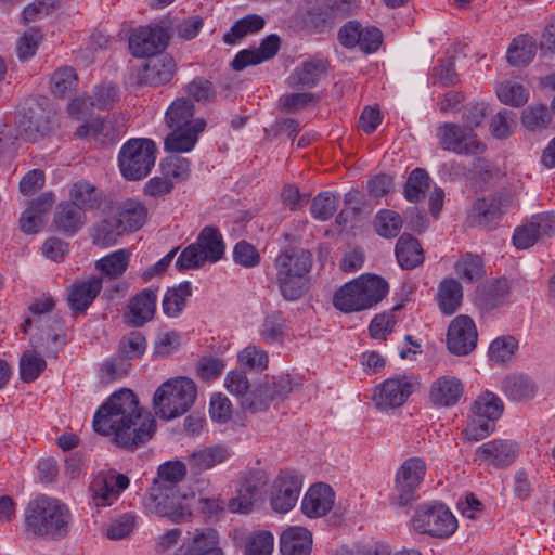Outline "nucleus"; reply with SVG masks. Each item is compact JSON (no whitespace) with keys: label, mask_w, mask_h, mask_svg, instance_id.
Returning a JSON list of instances; mask_svg holds the SVG:
<instances>
[{"label":"nucleus","mask_w":555,"mask_h":555,"mask_svg":"<svg viewBox=\"0 0 555 555\" xmlns=\"http://www.w3.org/2000/svg\"><path fill=\"white\" fill-rule=\"evenodd\" d=\"M437 304L440 311L446 315L455 313L461 307L463 299V287L455 279H444L438 287Z\"/></svg>","instance_id":"nucleus-35"},{"label":"nucleus","mask_w":555,"mask_h":555,"mask_svg":"<svg viewBox=\"0 0 555 555\" xmlns=\"http://www.w3.org/2000/svg\"><path fill=\"white\" fill-rule=\"evenodd\" d=\"M464 393V385L455 376L444 375L430 385L429 401L436 408H451L459 403Z\"/></svg>","instance_id":"nucleus-21"},{"label":"nucleus","mask_w":555,"mask_h":555,"mask_svg":"<svg viewBox=\"0 0 555 555\" xmlns=\"http://www.w3.org/2000/svg\"><path fill=\"white\" fill-rule=\"evenodd\" d=\"M191 295L192 287L190 282H183L176 287L169 288L162 301L163 312L169 318H177L184 309L186 299Z\"/></svg>","instance_id":"nucleus-41"},{"label":"nucleus","mask_w":555,"mask_h":555,"mask_svg":"<svg viewBox=\"0 0 555 555\" xmlns=\"http://www.w3.org/2000/svg\"><path fill=\"white\" fill-rule=\"evenodd\" d=\"M478 333L473 319L466 314L454 318L447 333V348L456 356H466L477 346Z\"/></svg>","instance_id":"nucleus-16"},{"label":"nucleus","mask_w":555,"mask_h":555,"mask_svg":"<svg viewBox=\"0 0 555 555\" xmlns=\"http://www.w3.org/2000/svg\"><path fill=\"white\" fill-rule=\"evenodd\" d=\"M185 555H224L214 528L196 529L184 544Z\"/></svg>","instance_id":"nucleus-29"},{"label":"nucleus","mask_w":555,"mask_h":555,"mask_svg":"<svg viewBox=\"0 0 555 555\" xmlns=\"http://www.w3.org/2000/svg\"><path fill=\"white\" fill-rule=\"evenodd\" d=\"M508 293V281L505 278L494 279L478 288L476 302L480 309L489 311L503 305Z\"/></svg>","instance_id":"nucleus-30"},{"label":"nucleus","mask_w":555,"mask_h":555,"mask_svg":"<svg viewBox=\"0 0 555 555\" xmlns=\"http://www.w3.org/2000/svg\"><path fill=\"white\" fill-rule=\"evenodd\" d=\"M185 92L197 102L211 101L216 95L212 83L203 77H196L189 82L185 86Z\"/></svg>","instance_id":"nucleus-64"},{"label":"nucleus","mask_w":555,"mask_h":555,"mask_svg":"<svg viewBox=\"0 0 555 555\" xmlns=\"http://www.w3.org/2000/svg\"><path fill=\"white\" fill-rule=\"evenodd\" d=\"M46 360L36 350H26L20 359V376L24 383L36 380L46 370Z\"/></svg>","instance_id":"nucleus-50"},{"label":"nucleus","mask_w":555,"mask_h":555,"mask_svg":"<svg viewBox=\"0 0 555 555\" xmlns=\"http://www.w3.org/2000/svg\"><path fill=\"white\" fill-rule=\"evenodd\" d=\"M311 545L312 534L304 527H289L281 534L280 550L283 555H309Z\"/></svg>","instance_id":"nucleus-31"},{"label":"nucleus","mask_w":555,"mask_h":555,"mask_svg":"<svg viewBox=\"0 0 555 555\" xmlns=\"http://www.w3.org/2000/svg\"><path fill=\"white\" fill-rule=\"evenodd\" d=\"M232 256L236 264L246 269L255 268L261 261V256L257 248L245 240L235 244Z\"/></svg>","instance_id":"nucleus-59"},{"label":"nucleus","mask_w":555,"mask_h":555,"mask_svg":"<svg viewBox=\"0 0 555 555\" xmlns=\"http://www.w3.org/2000/svg\"><path fill=\"white\" fill-rule=\"evenodd\" d=\"M124 230L116 217L107 218L99 222L92 232L93 243L102 247H108L117 243Z\"/></svg>","instance_id":"nucleus-49"},{"label":"nucleus","mask_w":555,"mask_h":555,"mask_svg":"<svg viewBox=\"0 0 555 555\" xmlns=\"http://www.w3.org/2000/svg\"><path fill=\"white\" fill-rule=\"evenodd\" d=\"M197 395L194 382L188 377L170 378L155 391L153 404L156 415L172 420L186 413Z\"/></svg>","instance_id":"nucleus-4"},{"label":"nucleus","mask_w":555,"mask_h":555,"mask_svg":"<svg viewBox=\"0 0 555 555\" xmlns=\"http://www.w3.org/2000/svg\"><path fill=\"white\" fill-rule=\"evenodd\" d=\"M439 145L456 154L480 155L486 145L477 138L474 131L452 122H443L437 129Z\"/></svg>","instance_id":"nucleus-11"},{"label":"nucleus","mask_w":555,"mask_h":555,"mask_svg":"<svg viewBox=\"0 0 555 555\" xmlns=\"http://www.w3.org/2000/svg\"><path fill=\"white\" fill-rule=\"evenodd\" d=\"M232 450L225 444H215L195 450L188 456V464L194 474H201L227 462Z\"/></svg>","instance_id":"nucleus-26"},{"label":"nucleus","mask_w":555,"mask_h":555,"mask_svg":"<svg viewBox=\"0 0 555 555\" xmlns=\"http://www.w3.org/2000/svg\"><path fill=\"white\" fill-rule=\"evenodd\" d=\"M427 466L422 457L405 460L396 474V483L391 502L398 506H406L418 499L417 489L424 480Z\"/></svg>","instance_id":"nucleus-8"},{"label":"nucleus","mask_w":555,"mask_h":555,"mask_svg":"<svg viewBox=\"0 0 555 555\" xmlns=\"http://www.w3.org/2000/svg\"><path fill=\"white\" fill-rule=\"evenodd\" d=\"M176 73L175 60L168 54L150 59L138 74L140 83L160 86L169 82Z\"/></svg>","instance_id":"nucleus-22"},{"label":"nucleus","mask_w":555,"mask_h":555,"mask_svg":"<svg viewBox=\"0 0 555 555\" xmlns=\"http://www.w3.org/2000/svg\"><path fill=\"white\" fill-rule=\"evenodd\" d=\"M356 280L366 309L378 304L388 294V283L378 275L362 274Z\"/></svg>","instance_id":"nucleus-36"},{"label":"nucleus","mask_w":555,"mask_h":555,"mask_svg":"<svg viewBox=\"0 0 555 555\" xmlns=\"http://www.w3.org/2000/svg\"><path fill=\"white\" fill-rule=\"evenodd\" d=\"M430 186V178L425 169L415 168L411 171L404 184L403 195L411 203L420 202L425 197Z\"/></svg>","instance_id":"nucleus-47"},{"label":"nucleus","mask_w":555,"mask_h":555,"mask_svg":"<svg viewBox=\"0 0 555 555\" xmlns=\"http://www.w3.org/2000/svg\"><path fill=\"white\" fill-rule=\"evenodd\" d=\"M77 80L78 77L74 68L69 66L60 67L51 76L50 90L55 96L63 98L75 88Z\"/></svg>","instance_id":"nucleus-54"},{"label":"nucleus","mask_w":555,"mask_h":555,"mask_svg":"<svg viewBox=\"0 0 555 555\" xmlns=\"http://www.w3.org/2000/svg\"><path fill=\"white\" fill-rule=\"evenodd\" d=\"M264 23L260 15L248 14L236 21L230 30L223 35V42L229 46L237 44L247 35L261 30Z\"/></svg>","instance_id":"nucleus-39"},{"label":"nucleus","mask_w":555,"mask_h":555,"mask_svg":"<svg viewBox=\"0 0 555 555\" xmlns=\"http://www.w3.org/2000/svg\"><path fill=\"white\" fill-rule=\"evenodd\" d=\"M147 210L145 206L139 202L129 201L122 206L117 220L124 232L138 231L145 222Z\"/></svg>","instance_id":"nucleus-44"},{"label":"nucleus","mask_w":555,"mask_h":555,"mask_svg":"<svg viewBox=\"0 0 555 555\" xmlns=\"http://www.w3.org/2000/svg\"><path fill=\"white\" fill-rule=\"evenodd\" d=\"M206 126V120L198 117L191 128L171 129L172 131L164 141L165 151L175 154L192 151L198 141L199 134L205 130Z\"/></svg>","instance_id":"nucleus-25"},{"label":"nucleus","mask_w":555,"mask_h":555,"mask_svg":"<svg viewBox=\"0 0 555 555\" xmlns=\"http://www.w3.org/2000/svg\"><path fill=\"white\" fill-rule=\"evenodd\" d=\"M168 31L159 25L140 26L129 37V49L135 57L154 56L167 47Z\"/></svg>","instance_id":"nucleus-13"},{"label":"nucleus","mask_w":555,"mask_h":555,"mask_svg":"<svg viewBox=\"0 0 555 555\" xmlns=\"http://www.w3.org/2000/svg\"><path fill=\"white\" fill-rule=\"evenodd\" d=\"M334 500L333 489L327 485L318 483L312 486L305 494L301 511L310 518L322 517L332 509Z\"/></svg>","instance_id":"nucleus-24"},{"label":"nucleus","mask_w":555,"mask_h":555,"mask_svg":"<svg viewBox=\"0 0 555 555\" xmlns=\"http://www.w3.org/2000/svg\"><path fill=\"white\" fill-rule=\"evenodd\" d=\"M280 38L278 35L267 36L258 49L241 50L233 59L231 66L240 72L249 65H257L272 59L280 49Z\"/></svg>","instance_id":"nucleus-23"},{"label":"nucleus","mask_w":555,"mask_h":555,"mask_svg":"<svg viewBox=\"0 0 555 555\" xmlns=\"http://www.w3.org/2000/svg\"><path fill=\"white\" fill-rule=\"evenodd\" d=\"M301 490V479L292 469L281 470L273 482L270 504L274 512L285 514L297 503Z\"/></svg>","instance_id":"nucleus-14"},{"label":"nucleus","mask_w":555,"mask_h":555,"mask_svg":"<svg viewBox=\"0 0 555 555\" xmlns=\"http://www.w3.org/2000/svg\"><path fill=\"white\" fill-rule=\"evenodd\" d=\"M274 538L271 532L262 530L249 537L245 545V555H271Z\"/></svg>","instance_id":"nucleus-61"},{"label":"nucleus","mask_w":555,"mask_h":555,"mask_svg":"<svg viewBox=\"0 0 555 555\" xmlns=\"http://www.w3.org/2000/svg\"><path fill=\"white\" fill-rule=\"evenodd\" d=\"M374 227L378 235L395 237L401 230L402 218L397 211L384 209L376 215Z\"/></svg>","instance_id":"nucleus-55"},{"label":"nucleus","mask_w":555,"mask_h":555,"mask_svg":"<svg viewBox=\"0 0 555 555\" xmlns=\"http://www.w3.org/2000/svg\"><path fill=\"white\" fill-rule=\"evenodd\" d=\"M537 52L535 41L528 35L515 38L507 50V62L513 66H525L529 64Z\"/></svg>","instance_id":"nucleus-40"},{"label":"nucleus","mask_w":555,"mask_h":555,"mask_svg":"<svg viewBox=\"0 0 555 555\" xmlns=\"http://www.w3.org/2000/svg\"><path fill=\"white\" fill-rule=\"evenodd\" d=\"M415 531L435 538H448L457 529V520L451 511L440 502L418 505L411 518Z\"/></svg>","instance_id":"nucleus-7"},{"label":"nucleus","mask_w":555,"mask_h":555,"mask_svg":"<svg viewBox=\"0 0 555 555\" xmlns=\"http://www.w3.org/2000/svg\"><path fill=\"white\" fill-rule=\"evenodd\" d=\"M517 348L514 337L505 336L493 340L489 348L490 360L495 363H504L508 361Z\"/></svg>","instance_id":"nucleus-63"},{"label":"nucleus","mask_w":555,"mask_h":555,"mask_svg":"<svg viewBox=\"0 0 555 555\" xmlns=\"http://www.w3.org/2000/svg\"><path fill=\"white\" fill-rule=\"evenodd\" d=\"M456 274L466 282H474L485 274L482 259L478 255L466 253L455 263Z\"/></svg>","instance_id":"nucleus-51"},{"label":"nucleus","mask_w":555,"mask_h":555,"mask_svg":"<svg viewBox=\"0 0 555 555\" xmlns=\"http://www.w3.org/2000/svg\"><path fill=\"white\" fill-rule=\"evenodd\" d=\"M267 483L268 476L264 470H249L241 483L237 495L229 502L230 511L244 514L251 512L254 505L262 499Z\"/></svg>","instance_id":"nucleus-15"},{"label":"nucleus","mask_w":555,"mask_h":555,"mask_svg":"<svg viewBox=\"0 0 555 555\" xmlns=\"http://www.w3.org/2000/svg\"><path fill=\"white\" fill-rule=\"evenodd\" d=\"M338 198L330 193L323 192L318 194L310 206V212L313 218L320 221H326L333 217L337 210Z\"/></svg>","instance_id":"nucleus-58"},{"label":"nucleus","mask_w":555,"mask_h":555,"mask_svg":"<svg viewBox=\"0 0 555 555\" xmlns=\"http://www.w3.org/2000/svg\"><path fill=\"white\" fill-rule=\"evenodd\" d=\"M146 349V339L140 332H131L124 336L118 345L121 360L140 358Z\"/></svg>","instance_id":"nucleus-56"},{"label":"nucleus","mask_w":555,"mask_h":555,"mask_svg":"<svg viewBox=\"0 0 555 555\" xmlns=\"http://www.w3.org/2000/svg\"><path fill=\"white\" fill-rule=\"evenodd\" d=\"M150 513L168 517L179 522L191 515L190 507L184 503V498L178 489L153 485L145 503Z\"/></svg>","instance_id":"nucleus-10"},{"label":"nucleus","mask_w":555,"mask_h":555,"mask_svg":"<svg viewBox=\"0 0 555 555\" xmlns=\"http://www.w3.org/2000/svg\"><path fill=\"white\" fill-rule=\"evenodd\" d=\"M498 99L505 105L519 107L527 103L529 90L518 81L504 80L496 86Z\"/></svg>","instance_id":"nucleus-46"},{"label":"nucleus","mask_w":555,"mask_h":555,"mask_svg":"<svg viewBox=\"0 0 555 555\" xmlns=\"http://www.w3.org/2000/svg\"><path fill=\"white\" fill-rule=\"evenodd\" d=\"M93 428L103 436L113 435L120 448L133 450L150 440L156 429V421L139 405L130 389L114 392L95 412Z\"/></svg>","instance_id":"nucleus-1"},{"label":"nucleus","mask_w":555,"mask_h":555,"mask_svg":"<svg viewBox=\"0 0 555 555\" xmlns=\"http://www.w3.org/2000/svg\"><path fill=\"white\" fill-rule=\"evenodd\" d=\"M70 198L83 209H93L101 203V193L87 180H80L73 184Z\"/></svg>","instance_id":"nucleus-48"},{"label":"nucleus","mask_w":555,"mask_h":555,"mask_svg":"<svg viewBox=\"0 0 555 555\" xmlns=\"http://www.w3.org/2000/svg\"><path fill=\"white\" fill-rule=\"evenodd\" d=\"M130 254L126 249L113 251L95 262V269L111 280L121 276L129 266Z\"/></svg>","instance_id":"nucleus-42"},{"label":"nucleus","mask_w":555,"mask_h":555,"mask_svg":"<svg viewBox=\"0 0 555 555\" xmlns=\"http://www.w3.org/2000/svg\"><path fill=\"white\" fill-rule=\"evenodd\" d=\"M312 263V254L304 248L287 249L276 256V283L284 299L296 300L305 294Z\"/></svg>","instance_id":"nucleus-3"},{"label":"nucleus","mask_w":555,"mask_h":555,"mask_svg":"<svg viewBox=\"0 0 555 555\" xmlns=\"http://www.w3.org/2000/svg\"><path fill=\"white\" fill-rule=\"evenodd\" d=\"M292 391L288 376H279L260 383L242 401V406L253 413L266 411L271 403L283 401Z\"/></svg>","instance_id":"nucleus-12"},{"label":"nucleus","mask_w":555,"mask_h":555,"mask_svg":"<svg viewBox=\"0 0 555 555\" xmlns=\"http://www.w3.org/2000/svg\"><path fill=\"white\" fill-rule=\"evenodd\" d=\"M286 328V320L283 313L281 311H273L266 315L259 328V334L267 344L282 343Z\"/></svg>","instance_id":"nucleus-45"},{"label":"nucleus","mask_w":555,"mask_h":555,"mask_svg":"<svg viewBox=\"0 0 555 555\" xmlns=\"http://www.w3.org/2000/svg\"><path fill=\"white\" fill-rule=\"evenodd\" d=\"M129 478L126 475L98 476L90 485L92 502L96 507L111 506L129 486Z\"/></svg>","instance_id":"nucleus-19"},{"label":"nucleus","mask_w":555,"mask_h":555,"mask_svg":"<svg viewBox=\"0 0 555 555\" xmlns=\"http://www.w3.org/2000/svg\"><path fill=\"white\" fill-rule=\"evenodd\" d=\"M194 118V104L185 99H176L166 111L165 121L170 129L191 128L196 121Z\"/></svg>","instance_id":"nucleus-37"},{"label":"nucleus","mask_w":555,"mask_h":555,"mask_svg":"<svg viewBox=\"0 0 555 555\" xmlns=\"http://www.w3.org/2000/svg\"><path fill=\"white\" fill-rule=\"evenodd\" d=\"M238 362L243 367L262 371L267 369L268 353L257 346H247L238 353Z\"/></svg>","instance_id":"nucleus-62"},{"label":"nucleus","mask_w":555,"mask_h":555,"mask_svg":"<svg viewBox=\"0 0 555 555\" xmlns=\"http://www.w3.org/2000/svg\"><path fill=\"white\" fill-rule=\"evenodd\" d=\"M102 278L91 276L83 281H77L70 287L68 306L75 313L85 312L102 289Z\"/></svg>","instance_id":"nucleus-27"},{"label":"nucleus","mask_w":555,"mask_h":555,"mask_svg":"<svg viewBox=\"0 0 555 555\" xmlns=\"http://www.w3.org/2000/svg\"><path fill=\"white\" fill-rule=\"evenodd\" d=\"M157 307V288H144L132 296L124 311V322L141 327L154 319Z\"/></svg>","instance_id":"nucleus-18"},{"label":"nucleus","mask_w":555,"mask_h":555,"mask_svg":"<svg viewBox=\"0 0 555 555\" xmlns=\"http://www.w3.org/2000/svg\"><path fill=\"white\" fill-rule=\"evenodd\" d=\"M186 473L185 464L182 462H168L159 466L157 479L154 485L175 488L183 480Z\"/></svg>","instance_id":"nucleus-57"},{"label":"nucleus","mask_w":555,"mask_h":555,"mask_svg":"<svg viewBox=\"0 0 555 555\" xmlns=\"http://www.w3.org/2000/svg\"><path fill=\"white\" fill-rule=\"evenodd\" d=\"M164 176L177 180H185L190 175V160L179 154H172L162 160Z\"/></svg>","instance_id":"nucleus-60"},{"label":"nucleus","mask_w":555,"mask_h":555,"mask_svg":"<svg viewBox=\"0 0 555 555\" xmlns=\"http://www.w3.org/2000/svg\"><path fill=\"white\" fill-rule=\"evenodd\" d=\"M552 116L546 105L531 104L524 109L521 115L522 125L531 131L542 130L551 124Z\"/></svg>","instance_id":"nucleus-53"},{"label":"nucleus","mask_w":555,"mask_h":555,"mask_svg":"<svg viewBox=\"0 0 555 555\" xmlns=\"http://www.w3.org/2000/svg\"><path fill=\"white\" fill-rule=\"evenodd\" d=\"M72 514L60 500L40 494L30 500L24 511V522L35 537L62 540L70 528Z\"/></svg>","instance_id":"nucleus-2"},{"label":"nucleus","mask_w":555,"mask_h":555,"mask_svg":"<svg viewBox=\"0 0 555 555\" xmlns=\"http://www.w3.org/2000/svg\"><path fill=\"white\" fill-rule=\"evenodd\" d=\"M396 257L402 269L412 270L423 263L424 251L415 237L404 233L397 241Z\"/></svg>","instance_id":"nucleus-34"},{"label":"nucleus","mask_w":555,"mask_h":555,"mask_svg":"<svg viewBox=\"0 0 555 555\" xmlns=\"http://www.w3.org/2000/svg\"><path fill=\"white\" fill-rule=\"evenodd\" d=\"M333 305L343 312L365 310V304L359 292L357 280L344 284L333 297Z\"/></svg>","instance_id":"nucleus-38"},{"label":"nucleus","mask_w":555,"mask_h":555,"mask_svg":"<svg viewBox=\"0 0 555 555\" xmlns=\"http://www.w3.org/2000/svg\"><path fill=\"white\" fill-rule=\"evenodd\" d=\"M420 383L413 374L396 375L376 386L373 401L377 409L387 411L403 405Z\"/></svg>","instance_id":"nucleus-9"},{"label":"nucleus","mask_w":555,"mask_h":555,"mask_svg":"<svg viewBox=\"0 0 555 555\" xmlns=\"http://www.w3.org/2000/svg\"><path fill=\"white\" fill-rule=\"evenodd\" d=\"M53 222L57 230L73 235L85 224L83 208L73 201L62 202L55 208Z\"/></svg>","instance_id":"nucleus-32"},{"label":"nucleus","mask_w":555,"mask_h":555,"mask_svg":"<svg viewBox=\"0 0 555 555\" xmlns=\"http://www.w3.org/2000/svg\"><path fill=\"white\" fill-rule=\"evenodd\" d=\"M475 454L486 465L503 468L514 463L518 455V447L512 440L494 439L478 447Z\"/></svg>","instance_id":"nucleus-20"},{"label":"nucleus","mask_w":555,"mask_h":555,"mask_svg":"<svg viewBox=\"0 0 555 555\" xmlns=\"http://www.w3.org/2000/svg\"><path fill=\"white\" fill-rule=\"evenodd\" d=\"M506 202L494 195L478 199L473 207V221L480 227L492 228L501 219Z\"/></svg>","instance_id":"nucleus-28"},{"label":"nucleus","mask_w":555,"mask_h":555,"mask_svg":"<svg viewBox=\"0 0 555 555\" xmlns=\"http://www.w3.org/2000/svg\"><path fill=\"white\" fill-rule=\"evenodd\" d=\"M503 408L502 400L495 393L485 391L473 402L472 413L475 417L493 422L502 415Z\"/></svg>","instance_id":"nucleus-43"},{"label":"nucleus","mask_w":555,"mask_h":555,"mask_svg":"<svg viewBox=\"0 0 555 555\" xmlns=\"http://www.w3.org/2000/svg\"><path fill=\"white\" fill-rule=\"evenodd\" d=\"M505 395L513 400H525L533 397L534 384L527 376H508L503 382Z\"/></svg>","instance_id":"nucleus-52"},{"label":"nucleus","mask_w":555,"mask_h":555,"mask_svg":"<svg viewBox=\"0 0 555 555\" xmlns=\"http://www.w3.org/2000/svg\"><path fill=\"white\" fill-rule=\"evenodd\" d=\"M156 159V145L151 139H130L118 154L120 172L127 180H141L152 170Z\"/></svg>","instance_id":"nucleus-6"},{"label":"nucleus","mask_w":555,"mask_h":555,"mask_svg":"<svg viewBox=\"0 0 555 555\" xmlns=\"http://www.w3.org/2000/svg\"><path fill=\"white\" fill-rule=\"evenodd\" d=\"M325 70L326 63L320 59L305 61L292 73L288 85L295 89H310L317 85Z\"/></svg>","instance_id":"nucleus-33"},{"label":"nucleus","mask_w":555,"mask_h":555,"mask_svg":"<svg viewBox=\"0 0 555 555\" xmlns=\"http://www.w3.org/2000/svg\"><path fill=\"white\" fill-rule=\"evenodd\" d=\"M225 244L221 232L211 225L204 227L196 242L188 245L179 255L176 267L178 270L199 269L206 262L216 263L223 258Z\"/></svg>","instance_id":"nucleus-5"},{"label":"nucleus","mask_w":555,"mask_h":555,"mask_svg":"<svg viewBox=\"0 0 555 555\" xmlns=\"http://www.w3.org/2000/svg\"><path fill=\"white\" fill-rule=\"evenodd\" d=\"M555 231V215L550 212L539 214L531 218L525 225L516 228L513 243L518 249H527L538 241L550 237Z\"/></svg>","instance_id":"nucleus-17"}]
</instances>
